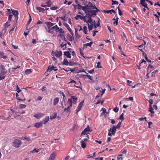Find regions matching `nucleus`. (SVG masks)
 I'll list each match as a JSON object with an SVG mask.
<instances>
[{
	"mask_svg": "<svg viewBox=\"0 0 160 160\" xmlns=\"http://www.w3.org/2000/svg\"><path fill=\"white\" fill-rule=\"evenodd\" d=\"M12 14L14 16V17H15V20L17 21L18 19V11L17 10H14L11 9Z\"/></svg>",
	"mask_w": 160,
	"mask_h": 160,
	"instance_id": "7",
	"label": "nucleus"
},
{
	"mask_svg": "<svg viewBox=\"0 0 160 160\" xmlns=\"http://www.w3.org/2000/svg\"><path fill=\"white\" fill-rule=\"evenodd\" d=\"M148 111L151 112V114L154 113V112L153 110V108L152 106H149Z\"/></svg>",
	"mask_w": 160,
	"mask_h": 160,
	"instance_id": "26",
	"label": "nucleus"
},
{
	"mask_svg": "<svg viewBox=\"0 0 160 160\" xmlns=\"http://www.w3.org/2000/svg\"><path fill=\"white\" fill-rule=\"evenodd\" d=\"M78 100V98L75 97L74 96H72L70 98H69L68 100V103L69 105L68 107L65 108L64 111L65 112H70V107L72 106V104H76Z\"/></svg>",
	"mask_w": 160,
	"mask_h": 160,
	"instance_id": "1",
	"label": "nucleus"
},
{
	"mask_svg": "<svg viewBox=\"0 0 160 160\" xmlns=\"http://www.w3.org/2000/svg\"><path fill=\"white\" fill-rule=\"evenodd\" d=\"M104 102V100H102V101H100L99 100L97 102L95 103L96 104H98L100 103H101V104H102Z\"/></svg>",
	"mask_w": 160,
	"mask_h": 160,
	"instance_id": "51",
	"label": "nucleus"
},
{
	"mask_svg": "<svg viewBox=\"0 0 160 160\" xmlns=\"http://www.w3.org/2000/svg\"><path fill=\"white\" fill-rule=\"evenodd\" d=\"M32 71L31 69H27L25 71V73L26 74H28L31 73Z\"/></svg>",
	"mask_w": 160,
	"mask_h": 160,
	"instance_id": "28",
	"label": "nucleus"
},
{
	"mask_svg": "<svg viewBox=\"0 0 160 160\" xmlns=\"http://www.w3.org/2000/svg\"><path fill=\"white\" fill-rule=\"evenodd\" d=\"M36 8L39 11V12L44 11L45 10V9H44V8L40 7H36Z\"/></svg>",
	"mask_w": 160,
	"mask_h": 160,
	"instance_id": "23",
	"label": "nucleus"
},
{
	"mask_svg": "<svg viewBox=\"0 0 160 160\" xmlns=\"http://www.w3.org/2000/svg\"><path fill=\"white\" fill-rule=\"evenodd\" d=\"M63 64H64V65H68V60L66 59V58H65L64 59L63 61Z\"/></svg>",
	"mask_w": 160,
	"mask_h": 160,
	"instance_id": "30",
	"label": "nucleus"
},
{
	"mask_svg": "<svg viewBox=\"0 0 160 160\" xmlns=\"http://www.w3.org/2000/svg\"><path fill=\"white\" fill-rule=\"evenodd\" d=\"M58 31L61 33H63L64 32L63 31L62 29L61 28H59V29H58Z\"/></svg>",
	"mask_w": 160,
	"mask_h": 160,
	"instance_id": "60",
	"label": "nucleus"
},
{
	"mask_svg": "<svg viewBox=\"0 0 160 160\" xmlns=\"http://www.w3.org/2000/svg\"><path fill=\"white\" fill-rule=\"evenodd\" d=\"M100 62H98L97 63V68H102V67L100 65Z\"/></svg>",
	"mask_w": 160,
	"mask_h": 160,
	"instance_id": "54",
	"label": "nucleus"
},
{
	"mask_svg": "<svg viewBox=\"0 0 160 160\" xmlns=\"http://www.w3.org/2000/svg\"><path fill=\"white\" fill-rule=\"evenodd\" d=\"M118 13H119V15L120 16H121L122 15V13L120 10V9L119 8V7H118Z\"/></svg>",
	"mask_w": 160,
	"mask_h": 160,
	"instance_id": "56",
	"label": "nucleus"
},
{
	"mask_svg": "<svg viewBox=\"0 0 160 160\" xmlns=\"http://www.w3.org/2000/svg\"><path fill=\"white\" fill-rule=\"evenodd\" d=\"M148 101L149 103V106H152V104H153V101L152 99H150L149 100L146 99Z\"/></svg>",
	"mask_w": 160,
	"mask_h": 160,
	"instance_id": "32",
	"label": "nucleus"
},
{
	"mask_svg": "<svg viewBox=\"0 0 160 160\" xmlns=\"http://www.w3.org/2000/svg\"><path fill=\"white\" fill-rule=\"evenodd\" d=\"M124 114L122 113L120 116L119 119H120L121 121H122L124 119V117H123Z\"/></svg>",
	"mask_w": 160,
	"mask_h": 160,
	"instance_id": "36",
	"label": "nucleus"
},
{
	"mask_svg": "<svg viewBox=\"0 0 160 160\" xmlns=\"http://www.w3.org/2000/svg\"><path fill=\"white\" fill-rule=\"evenodd\" d=\"M22 143L21 141L18 139H15L12 142V145L16 148L19 147L21 146Z\"/></svg>",
	"mask_w": 160,
	"mask_h": 160,
	"instance_id": "2",
	"label": "nucleus"
},
{
	"mask_svg": "<svg viewBox=\"0 0 160 160\" xmlns=\"http://www.w3.org/2000/svg\"><path fill=\"white\" fill-rule=\"evenodd\" d=\"M52 70L56 71L58 70V69L56 67H55L54 66H49L47 69V71H48L49 72H50Z\"/></svg>",
	"mask_w": 160,
	"mask_h": 160,
	"instance_id": "11",
	"label": "nucleus"
},
{
	"mask_svg": "<svg viewBox=\"0 0 160 160\" xmlns=\"http://www.w3.org/2000/svg\"><path fill=\"white\" fill-rule=\"evenodd\" d=\"M67 38L69 41H72L73 39V37L72 36L69 34H68Z\"/></svg>",
	"mask_w": 160,
	"mask_h": 160,
	"instance_id": "24",
	"label": "nucleus"
},
{
	"mask_svg": "<svg viewBox=\"0 0 160 160\" xmlns=\"http://www.w3.org/2000/svg\"><path fill=\"white\" fill-rule=\"evenodd\" d=\"M47 4V6L48 7H50L52 5V3L51 2V1L50 0H48L46 2Z\"/></svg>",
	"mask_w": 160,
	"mask_h": 160,
	"instance_id": "33",
	"label": "nucleus"
},
{
	"mask_svg": "<svg viewBox=\"0 0 160 160\" xmlns=\"http://www.w3.org/2000/svg\"><path fill=\"white\" fill-rule=\"evenodd\" d=\"M0 55L1 57L3 58L4 59H6L7 58V56L4 55V53L2 52H0Z\"/></svg>",
	"mask_w": 160,
	"mask_h": 160,
	"instance_id": "21",
	"label": "nucleus"
},
{
	"mask_svg": "<svg viewBox=\"0 0 160 160\" xmlns=\"http://www.w3.org/2000/svg\"><path fill=\"white\" fill-rule=\"evenodd\" d=\"M83 76L87 77L88 78V79L90 80H92V77L89 75L87 74L86 75H82Z\"/></svg>",
	"mask_w": 160,
	"mask_h": 160,
	"instance_id": "53",
	"label": "nucleus"
},
{
	"mask_svg": "<svg viewBox=\"0 0 160 160\" xmlns=\"http://www.w3.org/2000/svg\"><path fill=\"white\" fill-rule=\"evenodd\" d=\"M57 113L55 112L53 113L51 115L50 117V119H53L56 118L57 117Z\"/></svg>",
	"mask_w": 160,
	"mask_h": 160,
	"instance_id": "20",
	"label": "nucleus"
},
{
	"mask_svg": "<svg viewBox=\"0 0 160 160\" xmlns=\"http://www.w3.org/2000/svg\"><path fill=\"white\" fill-rule=\"evenodd\" d=\"M34 126L35 127L37 128H40L42 126V122H39L35 123Z\"/></svg>",
	"mask_w": 160,
	"mask_h": 160,
	"instance_id": "12",
	"label": "nucleus"
},
{
	"mask_svg": "<svg viewBox=\"0 0 160 160\" xmlns=\"http://www.w3.org/2000/svg\"><path fill=\"white\" fill-rule=\"evenodd\" d=\"M7 71H2L0 73V80L3 79L5 78V74L7 73Z\"/></svg>",
	"mask_w": 160,
	"mask_h": 160,
	"instance_id": "8",
	"label": "nucleus"
},
{
	"mask_svg": "<svg viewBox=\"0 0 160 160\" xmlns=\"http://www.w3.org/2000/svg\"><path fill=\"white\" fill-rule=\"evenodd\" d=\"M51 29H56V32H58V29H59V28L58 26L57 25H55V26H54L52 27V28Z\"/></svg>",
	"mask_w": 160,
	"mask_h": 160,
	"instance_id": "38",
	"label": "nucleus"
},
{
	"mask_svg": "<svg viewBox=\"0 0 160 160\" xmlns=\"http://www.w3.org/2000/svg\"><path fill=\"white\" fill-rule=\"evenodd\" d=\"M59 93L61 94L63 97V99H64L65 97V95L64 94V93L63 92H61V91H60V92H59Z\"/></svg>",
	"mask_w": 160,
	"mask_h": 160,
	"instance_id": "62",
	"label": "nucleus"
},
{
	"mask_svg": "<svg viewBox=\"0 0 160 160\" xmlns=\"http://www.w3.org/2000/svg\"><path fill=\"white\" fill-rule=\"evenodd\" d=\"M70 52V51L65 52H64V55H65L67 58H71V54Z\"/></svg>",
	"mask_w": 160,
	"mask_h": 160,
	"instance_id": "14",
	"label": "nucleus"
},
{
	"mask_svg": "<svg viewBox=\"0 0 160 160\" xmlns=\"http://www.w3.org/2000/svg\"><path fill=\"white\" fill-rule=\"evenodd\" d=\"M145 46H144V45H143V44L140 45L138 47V48H139V49L141 50H142V49H141V48H145Z\"/></svg>",
	"mask_w": 160,
	"mask_h": 160,
	"instance_id": "59",
	"label": "nucleus"
},
{
	"mask_svg": "<svg viewBox=\"0 0 160 160\" xmlns=\"http://www.w3.org/2000/svg\"><path fill=\"white\" fill-rule=\"evenodd\" d=\"M83 28V32L84 33L86 34H87V27L86 26H85Z\"/></svg>",
	"mask_w": 160,
	"mask_h": 160,
	"instance_id": "37",
	"label": "nucleus"
},
{
	"mask_svg": "<svg viewBox=\"0 0 160 160\" xmlns=\"http://www.w3.org/2000/svg\"><path fill=\"white\" fill-rule=\"evenodd\" d=\"M81 143L82 147L83 148H84L86 146V143L83 142V141H81Z\"/></svg>",
	"mask_w": 160,
	"mask_h": 160,
	"instance_id": "31",
	"label": "nucleus"
},
{
	"mask_svg": "<svg viewBox=\"0 0 160 160\" xmlns=\"http://www.w3.org/2000/svg\"><path fill=\"white\" fill-rule=\"evenodd\" d=\"M55 56L57 58H59L62 55V53L61 51H56L54 52H52Z\"/></svg>",
	"mask_w": 160,
	"mask_h": 160,
	"instance_id": "5",
	"label": "nucleus"
},
{
	"mask_svg": "<svg viewBox=\"0 0 160 160\" xmlns=\"http://www.w3.org/2000/svg\"><path fill=\"white\" fill-rule=\"evenodd\" d=\"M8 22H8V21L7 22L5 23V24L4 25V26H5V28H7L8 26H10V24H8Z\"/></svg>",
	"mask_w": 160,
	"mask_h": 160,
	"instance_id": "50",
	"label": "nucleus"
},
{
	"mask_svg": "<svg viewBox=\"0 0 160 160\" xmlns=\"http://www.w3.org/2000/svg\"><path fill=\"white\" fill-rule=\"evenodd\" d=\"M98 11H99V10L98 11L97 10H89L88 11L86 15H90L91 16L94 17L96 15Z\"/></svg>",
	"mask_w": 160,
	"mask_h": 160,
	"instance_id": "3",
	"label": "nucleus"
},
{
	"mask_svg": "<svg viewBox=\"0 0 160 160\" xmlns=\"http://www.w3.org/2000/svg\"><path fill=\"white\" fill-rule=\"evenodd\" d=\"M7 11L6 12V14L7 15H8L9 14H11V10L9 9H7Z\"/></svg>",
	"mask_w": 160,
	"mask_h": 160,
	"instance_id": "45",
	"label": "nucleus"
},
{
	"mask_svg": "<svg viewBox=\"0 0 160 160\" xmlns=\"http://www.w3.org/2000/svg\"><path fill=\"white\" fill-rule=\"evenodd\" d=\"M84 131H86L87 132L89 131H91L92 130H90V128L89 126H88L87 128L84 129Z\"/></svg>",
	"mask_w": 160,
	"mask_h": 160,
	"instance_id": "40",
	"label": "nucleus"
},
{
	"mask_svg": "<svg viewBox=\"0 0 160 160\" xmlns=\"http://www.w3.org/2000/svg\"><path fill=\"white\" fill-rule=\"evenodd\" d=\"M145 1V0H141L140 3L143 6L146 8L147 9H148V8L147 7V4L146 3Z\"/></svg>",
	"mask_w": 160,
	"mask_h": 160,
	"instance_id": "13",
	"label": "nucleus"
},
{
	"mask_svg": "<svg viewBox=\"0 0 160 160\" xmlns=\"http://www.w3.org/2000/svg\"><path fill=\"white\" fill-rule=\"evenodd\" d=\"M58 7H52L50 8V9L53 10H55L58 9Z\"/></svg>",
	"mask_w": 160,
	"mask_h": 160,
	"instance_id": "43",
	"label": "nucleus"
},
{
	"mask_svg": "<svg viewBox=\"0 0 160 160\" xmlns=\"http://www.w3.org/2000/svg\"><path fill=\"white\" fill-rule=\"evenodd\" d=\"M81 18H82V16H81L80 15H77L75 17V18L76 19L78 20L79 19V18H80L81 19Z\"/></svg>",
	"mask_w": 160,
	"mask_h": 160,
	"instance_id": "47",
	"label": "nucleus"
},
{
	"mask_svg": "<svg viewBox=\"0 0 160 160\" xmlns=\"http://www.w3.org/2000/svg\"><path fill=\"white\" fill-rule=\"evenodd\" d=\"M49 121V116H46L45 118L43 120L42 123L43 124H46Z\"/></svg>",
	"mask_w": 160,
	"mask_h": 160,
	"instance_id": "19",
	"label": "nucleus"
},
{
	"mask_svg": "<svg viewBox=\"0 0 160 160\" xmlns=\"http://www.w3.org/2000/svg\"><path fill=\"white\" fill-rule=\"evenodd\" d=\"M88 20H87V22H89V23H91V22H92V16H91L90 15H88Z\"/></svg>",
	"mask_w": 160,
	"mask_h": 160,
	"instance_id": "27",
	"label": "nucleus"
},
{
	"mask_svg": "<svg viewBox=\"0 0 160 160\" xmlns=\"http://www.w3.org/2000/svg\"><path fill=\"white\" fill-rule=\"evenodd\" d=\"M8 15H9V17L8 18V22H9V23H10L11 22L13 16L11 14H9Z\"/></svg>",
	"mask_w": 160,
	"mask_h": 160,
	"instance_id": "46",
	"label": "nucleus"
},
{
	"mask_svg": "<svg viewBox=\"0 0 160 160\" xmlns=\"http://www.w3.org/2000/svg\"><path fill=\"white\" fill-rule=\"evenodd\" d=\"M56 156V154L55 153H52L50 156L48 160H54Z\"/></svg>",
	"mask_w": 160,
	"mask_h": 160,
	"instance_id": "17",
	"label": "nucleus"
},
{
	"mask_svg": "<svg viewBox=\"0 0 160 160\" xmlns=\"http://www.w3.org/2000/svg\"><path fill=\"white\" fill-rule=\"evenodd\" d=\"M82 10L86 14L88 10H87L85 6H82Z\"/></svg>",
	"mask_w": 160,
	"mask_h": 160,
	"instance_id": "39",
	"label": "nucleus"
},
{
	"mask_svg": "<svg viewBox=\"0 0 160 160\" xmlns=\"http://www.w3.org/2000/svg\"><path fill=\"white\" fill-rule=\"evenodd\" d=\"M12 47L14 49H17L18 48V46H15L14 45H13V44H12Z\"/></svg>",
	"mask_w": 160,
	"mask_h": 160,
	"instance_id": "63",
	"label": "nucleus"
},
{
	"mask_svg": "<svg viewBox=\"0 0 160 160\" xmlns=\"http://www.w3.org/2000/svg\"><path fill=\"white\" fill-rule=\"evenodd\" d=\"M59 100V99L58 97L55 98L53 100V104L54 106H55L58 104Z\"/></svg>",
	"mask_w": 160,
	"mask_h": 160,
	"instance_id": "15",
	"label": "nucleus"
},
{
	"mask_svg": "<svg viewBox=\"0 0 160 160\" xmlns=\"http://www.w3.org/2000/svg\"><path fill=\"white\" fill-rule=\"evenodd\" d=\"M17 92L18 93H19L21 91V90L18 87V85L17 86Z\"/></svg>",
	"mask_w": 160,
	"mask_h": 160,
	"instance_id": "57",
	"label": "nucleus"
},
{
	"mask_svg": "<svg viewBox=\"0 0 160 160\" xmlns=\"http://www.w3.org/2000/svg\"><path fill=\"white\" fill-rule=\"evenodd\" d=\"M99 20H98V23H97V24H96V25H95L94 27H95V28H96V27H98V26H99L100 25V22H99Z\"/></svg>",
	"mask_w": 160,
	"mask_h": 160,
	"instance_id": "58",
	"label": "nucleus"
},
{
	"mask_svg": "<svg viewBox=\"0 0 160 160\" xmlns=\"http://www.w3.org/2000/svg\"><path fill=\"white\" fill-rule=\"evenodd\" d=\"M145 58L148 62H151V61L150 60L148 59V58L146 54H145Z\"/></svg>",
	"mask_w": 160,
	"mask_h": 160,
	"instance_id": "52",
	"label": "nucleus"
},
{
	"mask_svg": "<svg viewBox=\"0 0 160 160\" xmlns=\"http://www.w3.org/2000/svg\"><path fill=\"white\" fill-rule=\"evenodd\" d=\"M66 45H67V44L66 43H65V44H63L62 43L60 45V47H61V48H63V50H65V49L66 48Z\"/></svg>",
	"mask_w": 160,
	"mask_h": 160,
	"instance_id": "34",
	"label": "nucleus"
},
{
	"mask_svg": "<svg viewBox=\"0 0 160 160\" xmlns=\"http://www.w3.org/2000/svg\"><path fill=\"white\" fill-rule=\"evenodd\" d=\"M112 5H113V4H118V2L116 1H114L113 0H112Z\"/></svg>",
	"mask_w": 160,
	"mask_h": 160,
	"instance_id": "55",
	"label": "nucleus"
},
{
	"mask_svg": "<svg viewBox=\"0 0 160 160\" xmlns=\"http://www.w3.org/2000/svg\"><path fill=\"white\" fill-rule=\"evenodd\" d=\"M122 154H119L117 157V160H122Z\"/></svg>",
	"mask_w": 160,
	"mask_h": 160,
	"instance_id": "35",
	"label": "nucleus"
},
{
	"mask_svg": "<svg viewBox=\"0 0 160 160\" xmlns=\"http://www.w3.org/2000/svg\"><path fill=\"white\" fill-rule=\"evenodd\" d=\"M5 70H6L4 66L0 63V70L4 71Z\"/></svg>",
	"mask_w": 160,
	"mask_h": 160,
	"instance_id": "29",
	"label": "nucleus"
},
{
	"mask_svg": "<svg viewBox=\"0 0 160 160\" xmlns=\"http://www.w3.org/2000/svg\"><path fill=\"white\" fill-rule=\"evenodd\" d=\"M127 83L128 85H129V86H130L132 87V88H133L135 87V86H136V85H134V86H133L132 85H130V83H131L132 82L131 81L129 80H128L127 81Z\"/></svg>",
	"mask_w": 160,
	"mask_h": 160,
	"instance_id": "25",
	"label": "nucleus"
},
{
	"mask_svg": "<svg viewBox=\"0 0 160 160\" xmlns=\"http://www.w3.org/2000/svg\"><path fill=\"white\" fill-rule=\"evenodd\" d=\"M84 102V101H82L78 104L77 108L76 109V113L77 114L78 112L80 110Z\"/></svg>",
	"mask_w": 160,
	"mask_h": 160,
	"instance_id": "6",
	"label": "nucleus"
},
{
	"mask_svg": "<svg viewBox=\"0 0 160 160\" xmlns=\"http://www.w3.org/2000/svg\"><path fill=\"white\" fill-rule=\"evenodd\" d=\"M46 23L48 27V32L49 33H52L53 32L51 30L50 27L54 25V23H52L50 22H46Z\"/></svg>",
	"mask_w": 160,
	"mask_h": 160,
	"instance_id": "4",
	"label": "nucleus"
},
{
	"mask_svg": "<svg viewBox=\"0 0 160 160\" xmlns=\"http://www.w3.org/2000/svg\"><path fill=\"white\" fill-rule=\"evenodd\" d=\"M94 69H92V70H91L88 71V72L90 73H92L94 72Z\"/></svg>",
	"mask_w": 160,
	"mask_h": 160,
	"instance_id": "64",
	"label": "nucleus"
},
{
	"mask_svg": "<svg viewBox=\"0 0 160 160\" xmlns=\"http://www.w3.org/2000/svg\"><path fill=\"white\" fill-rule=\"evenodd\" d=\"M122 121L119 122L118 123L117 127H116L117 128L119 129L121 126Z\"/></svg>",
	"mask_w": 160,
	"mask_h": 160,
	"instance_id": "44",
	"label": "nucleus"
},
{
	"mask_svg": "<svg viewBox=\"0 0 160 160\" xmlns=\"http://www.w3.org/2000/svg\"><path fill=\"white\" fill-rule=\"evenodd\" d=\"M88 4V6H89V8H92V9H95L96 10H97L98 11V9L95 6H93L92 3L90 2H89Z\"/></svg>",
	"mask_w": 160,
	"mask_h": 160,
	"instance_id": "18",
	"label": "nucleus"
},
{
	"mask_svg": "<svg viewBox=\"0 0 160 160\" xmlns=\"http://www.w3.org/2000/svg\"><path fill=\"white\" fill-rule=\"evenodd\" d=\"M82 6L79 4H78V7H77V9L79 11L81 9H82Z\"/></svg>",
	"mask_w": 160,
	"mask_h": 160,
	"instance_id": "42",
	"label": "nucleus"
},
{
	"mask_svg": "<svg viewBox=\"0 0 160 160\" xmlns=\"http://www.w3.org/2000/svg\"><path fill=\"white\" fill-rule=\"evenodd\" d=\"M119 110L118 108H115L114 109H113V110L114 112H118Z\"/></svg>",
	"mask_w": 160,
	"mask_h": 160,
	"instance_id": "61",
	"label": "nucleus"
},
{
	"mask_svg": "<svg viewBox=\"0 0 160 160\" xmlns=\"http://www.w3.org/2000/svg\"><path fill=\"white\" fill-rule=\"evenodd\" d=\"M116 126H113L112 128H110L109 131L110 132H111V134H114L116 133Z\"/></svg>",
	"mask_w": 160,
	"mask_h": 160,
	"instance_id": "10",
	"label": "nucleus"
},
{
	"mask_svg": "<svg viewBox=\"0 0 160 160\" xmlns=\"http://www.w3.org/2000/svg\"><path fill=\"white\" fill-rule=\"evenodd\" d=\"M44 115V114L42 113H39L34 115L33 116L34 117L38 119L42 117Z\"/></svg>",
	"mask_w": 160,
	"mask_h": 160,
	"instance_id": "9",
	"label": "nucleus"
},
{
	"mask_svg": "<svg viewBox=\"0 0 160 160\" xmlns=\"http://www.w3.org/2000/svg\"><path fill=\"white\" fill-rule=\"evenodd\" d=\"M23 139H25L28 141H30L31 139L29 137H25Z\"/></svg>",
	"mask_w": 160,
	"mask_h": 160,
	"instance_id": "48",
	"label": "nucleus"
},
{
	"mask_svg": "<svg viewBox=\"0 0 160 160\" xmlns=\"http://www.w3.org/2000/svg\"><path fill=\"white\" fill-rule=\"evenodd\" d=\"M64 25L67 28V29L68 30V31L71 29L68 25L67 23H64Z\"/></svg>",
	"mask_w": 160,
	"mask_h": 160,
	"instance_id": "41",
	"label": "nucleus"
},
{
	"mask_svg": "<svg viewBox=\"0 0 160 160\" xmlns=\"http://www.w3.org/2000/svg\"><path fill=\"white\" fill-rule=\"evenodd\" d=\"M26 107V105L25 104H21L19 106V107L20 108H25Z\"/></svg>",
	"mask_w": 160,
	"mask_h": 160,
	"instance_id": "49",
	"label": "nucleus"
},
{
	"mask_svg": "<svg viewBox=\"0 0 160 160\" xmlns=\"http://www.w3.org/2000/svg\"><path fill=\"white\" fill-rule=\"evenodd\" d=\"M92 42H90L89 43H88L84 44L83 45V48H86L88 46H89L90 47L92 44Z\"/></svg>",
	"mask_w": 160,
	"mask_h": 160,
	"instance_id": "16",
	"label": "nucleus"
},
{
	"mask_svg": "<svg viewBox=\"0 0 160 160\" xmlns=\"http://www.w3.org/2000/svg\"><path fill=\"white\" fill-rule=\"evenodd\" d=\"M90 25L89 23H88V27L89 31L91 30L92 29L93 25H92V22L90 23Z\"/></svg>",
	"mask_w": 160,
	"mask_h": 160,
	"instance_id": "22",
	"label": "nucleus"
}]
</instances>
